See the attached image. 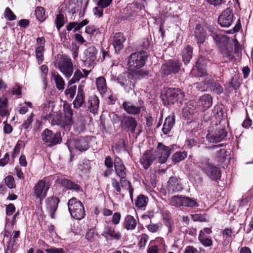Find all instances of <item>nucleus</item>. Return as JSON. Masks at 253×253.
Here are the masks:
<instances>
[{
	"mask_svg": "<svg viewBox=\"0 0 253 253\" xmlns=\"http://www.w3.org/2000/svg\"><path fill=\"white\" fill-rule=\"evenodd\" d=\"M9 156L8 153H6L3 158L0 159V166L4 167L8 163L9 161Z\"/></svg>",
	"mask_w": 253,
	"mask_h": 253,
	"instance_id": "nucleus-63",
	"label": "nucleus"
},
{
	"mask_svg": "<svg viewBox=\"0 0 253 253\" xmlns=\"http://www.w3.org/2000/svg\"><path fill=\"white\" fill-rule=\"evenodd\" d=\"M117 82L122 86L124 89L129 92L134 88V80L132 75L128 73H123L117 78Z\"/></svg>",
	"mask_w": 253,
	"mask_h": 253,
	"instance_id": "nucleus-7",
	"label": "nucleus"
},
{
	"mask_svg": "<svg viewBox=\"0 0 253 253\" xmlns=\"http://www.w3.org/2000/svg\"><path fill=\"white\" fill-rule=\"evenodd\" d=\"M5 182L9 188H13L15 187L14 179L12 176L8 175L5 178Z\"/></svg>",
	"mask_w": 253,
	"mask_h": 253,
	"instance_id": "nucleus-55",
	"label": "nucleus"
},
{
	"mask_svg": "<svg viewBox=\"0 0 253 253\" xmlns=\"http://www.w3.org/2000/svg\"><path fill=\"white\" fill-rule=\"evenodd\" d=\"M47 253H65L63 249L51 247L45 250Z\"/></svg>",
	"mask_w": 253,
	"mask_h": 253,
	"instance_id": "nucleus-59",
	"label": "nucleus"
},
{
	"mask_svg": "<svg viewBox=\"0 0 253 253\" xmlns=\"http://www.w3.org/2000/svg\"><path fill=\"white\" fill-rule=\"evenodd\" d=\"M115 172L120 178L126 176V168L123 161L118 157H115L114 162Z\"/></svg>",
	"mask_w": 253,
	"mask_h": 253,
	"instance_id": "nucleus-17",
	"label": "nucleus"
},
{
	"mask_svg": "<svg viewBox=\"0 0 253 253\" xmlns=\"http://www.w3.org/2000/svg\"><path fill=\"white\" fill-rule=\"evenodd\" d=\"M55 67L58 68L68 78L70 77L73 73V65L71 59L66 56L57 59L55 62Z\"/></svg>",
	"mask_w": 253,
	"mask_h": 253,
	"instance_id": "nucleus-2",
	"label": "nucleus"
},
{
	"mask_svg": "<svg viewBox=\"0 0 253 253\" xmlns=\"http://www.w3.org/2000/svg\"><path fill=\"white\" fill-rule=\"evenodd\" d=\"M99 101L95 95L89 96L87 102L89 111L94 115L97 114L98 111Z\"/></svg>",
	"mask_w": 253,
	"mask_h": 253,
	"instance_id": "nucleus-20",
	"label": "nucleus"
},
{
	"mask_svg": "<svg viewBox=\"0 0 253 253\" xmlns=\"http://www.w3.org/2000/svg\"><path fill=\"white\" fill-rule=\"evenodd\" d=\"M52 134V132L51 130L48 129H45L42 133V140L46 143H47L48 142H52L54 143L55 142L51 139Z\"/></svg>",
	"mask_w": 253,
	"mask_h": 253,
	"instance_id": "nucleus-44",
	"label": "nucleus"
},
{
	"mask_svg": "<svg viewBox=\"0 0 253 253\" xmlns=\"http://www.w3.org/2000/svg\"><path fill=\"white\" fill-rule=\"evenodd\" d=\"M181 65V63L177 60H169L162 66L161 70L163 76L166 77L172 74H175L178 73Z\"/></svg>",
	"mask_w": 253,
	"mask_h": 253,
	"instance_id": "nucleus-5",
	"label": "nucleus"
},
{
	"mask_svg": "<svg viewBox=\"0 0 253 253\" xmlns=\"http://www.w3.org/2000/svg\"><path fill=\"white\" fill-rule=\"evenodd\" d=\"M226 155V150L225 149H220L216 152V157L219 159L221 163H223L225 159Z\"/></svg>",
	"mask_w": 253,
	"mask_h": 253,
	"instance_id": "nucleus-53",
	"label": "nucleus"
},
{
	"mask_svg": "<svg viewBox=\"0 0 253 253\" xmlns=\"http://www.w3.org/2000/svg\"><path fill=\"white\" fill-rule=\"evenodd\" d=\"M227 134V131L224 128H220L216 130L213 133H209L207 134L206 138L210 142L217 143L224 139Z\"/></svg>",
	"mask_w": 253,
	"mask_h": 253,
	"instance_id": "nucleus-13",
	"label": "nucleus"
},
{
	"mask_svg": "<svg viewBox=\"0 0 253 253\" xmlns=\"http://www.w3.org/2000/svg\"><path fill=\"white\" fill-rule=\"evenodd\" d=\"M141 5L138 2H133L130 4H128L126 6L127 10H131V12L129 13L130 14L133 15L134 12H136V9H141Z\"/></svg>",
	"mask_w": 253,
	"mask_h": 253,
	"instance_id": "nucleus-47",
	"label": "nucleus"
},
{
	"mask_svg": "<svg viewBox=\"0 0 253 253\" xmlns=\"http://www.w3.org/2000/svg\"><path fill=\"white\" fill-rule=\"evenodd\" d=\"M101 235L106 238L116 241L119 240L122 237L120 231L115 230L114 227L108 225L104 226Z\"/></svg>",
	"mask_w": 253,
	"mask_h": 253,
	"instance_id": "nucleus-10",
	"label": "nucleus"
},
{
	"mask_svg": "<svg viewBox=\"0 0 253 253\" xmlns=\"http://www.w3.org/2000/svg\"><path fill=\"white\" fill-rule=\"evenodd\" d=\"M193 47L189 45H186L183 49L182 56L183 61L185 64H188L192 58Z\"/></svg>",
	"mask_w": 253,
	"mask_h": 253,
	"instance_id": "nucleus-26",
	"label": "nucleus"
},
{
	"mask_svg": "<svg viewBox=\"0 0 253 253\" xmlns=\"http://www.w3.org/2000/svg\"><path fill=\"white\" fill-rule=\"evenodd\" d=\"M147 57V53L145 51L135 52L132 53L129 57L128 64L132 70L142 67L145 63Z\"/></svg>",
	"mask_w": 253,
	"mask_h": 253,
	"instance_id": "nucleus-3",
	"label": "nucleus"
},
{
	"mask_svg": "<svg viewBox=\"0 0 253 253\" xmlns=\"http://www.w3.org/2000/svg\"><path fill=\"white\" fill-rule=\"evenodd\" d=\"M61 184L65 188L73 189L78 192L82 190V188L79 185L67 179L62 180Z\"/></svg>",
	"mask_w": 253,
	"mask_h": 253,
	"instance_id": "nucleus-31",
	"label": "nucleus"
},
{
	"mask_svg": "<svg viewBox=\"0 0 253 253\" xmlns=\"http://www.w3.org/2000/svg\"><path fill=\"white\" fill-rule=\"evenodd\" d=\"M148 201V199L147 197L143 195H140L137 198L135 205L139 208H142L146 206Z\"/></svg>",
	"mask_w": 253,
	"mask_h": 253,
	"instance_id": "nucleus-36",
	"label": "nucleus"
},
{
	"mask_svg": "<svg viewBox=\"0 0 253 253\" xmlns=\"http://www.w3.org/2000/svg\"><path fill=\"white\" fill-rule=\"evenodd\" d=\"M195 37L197 41V44L200 46L202 43H203L206 39V33L203 29H200V28L197 26L195 31Z\"/></svg>",
	"mask_w": 253,
	"mask_h": 253,
	"instance_id": "nucleus-27",
	"label": "nucleus"
},
{
	"mask_svg": "<svg viewBox=\"0 0 253 253\" xmlns=\"http://www.w3.org/2000/svg\"><path fill=\"white\" fill-rule=\"evenodd\" d=\"M90 73V71L83 69L82 71L80 70H77L74 74L73 78L69 81V84H73L78 82L80 79L87 77Z\"/></svg>",
	"mask_w": 253,
	"mask_h": 253,
	"instance_id": "nucleus-25",
	"label": "nucleus"
},
{
	"mask_svg": "<svg viewBox=\"0 0 253 253\" xmlns=\"http://www.w3.org/2000/svg\"><path fill=\"white\" fill-rule=\"evenodd\" d=\"M51 139H52V140H53V141H54L55 142L53 143L52 142H48L47 143L49 146L55 145L58 143H60L62 140L60 133L58 132L54 134L52 133Z\"/></svg>",
	"mask_w": 253,
	"mask_h": 253,
	"instance_id": "nucleus-48",
	"label": "nucleus"
},
{
	"mask_svg": "<svg viewBox=\"0 0 253 253\" xmlns=\"http://www.w3.org/2000/svg\"><path fill=\"white\" fill-rule=\"evenodd\" d=\"M64 22V17L63 14L59 13L57 14L55 20L56 28L58 30L63 26Z\"/></svg>",
	"mask_w": 253,
	"mask_h": 253,
	"instance_id": "nucleus-49",
	"label": "nucleus"
},
{
	"mask_svg": "<svg viewBox=\"0 0 253 253\" xmlns=\"http://www.w3.org/2000/svg\"><path fill=\"white\" fill-rule=\"evenodd\" d=\"M44 48L43 45H39L36 49V58L38 60V63L39 64H42L44 60Z\"/></svg>",
	"mask_w": 253,
	"mask_h": 253,
	"instance_id": "nucleus-37",
	"label": "nucleus"
},
{
	"mask_svg": "<svg viewBox=\"0 0 253 253\" xmlns=\"http://www.w3.org/2000/svg\"><path fill=\"white\" fill-rule=\"evenodd\" d=\"M206 80L208 82V88L213 91L217 94H221L223 92V88L217 83L212 81L211 79V76L207 75Z\"/></svg>",
	"mask_w": 253,
	"mask_h": 253,
	"instance_id": "nucleus-23",
	"label": "nucleus"
},
{
	"mask_svg": "<svg viewBox=\"0 0 253 253\" xmlns=\"http://www.w3.org/2000/svg\"><path fill=\"white\" fill-rule=\"evenodd\" d=\"M90 167L89 165V162L87 160L84 161L79 166V169L82 171L83 173H86L89 169Z\"/></svg>",
	"mask_w": 253,
	"mask_h": 253,
	"instance_id": "nucleus-50",
	"label": "nucleus"
},
{
	"mask_svg": "<svg viewBox=\"0 0 253 253\" xmlns=\"http://www.w3.org/2000/svg\"><path fill=\"white\" fill-rule=\"evenodd\" d=\"M203 61L202 58H199L196 64V68L198 71L197 75L202 78V81L203 78H206V76L208 75L206 73V66L203 63Z\"/></svg>",
	"mask_w": 253,
	"mask_h": 253,
	"instance_id": "nucleus-28",
	"label": "nucleus"
},
{
	"mask_svg": "<svg viewBox=\"0 0 253 253\" xmlns=\"http://www.w3.org/2000/svg\"><path fill=\"white\" fill-rule=\"evenodd\" d=\"M232 232L231 228H226L222 231V234L223 237H225L226 238H227L231 237Z\"/></svg>",
	"mask_w": 253,
	"mask_h": 253,
	"instance_id": "nucleus-64",
	"label": "nucleus"
},
{
	"mask_svg": "<svg viewBox=\"0 0 253 253\" xmlns=\"http://www.w3.org/2000/svg\"><path fill=\"white\" fill-rule=\"evenodd\" d=\"M52 79L56 84L57 89L63 90L64 88L65 83L61 76L58 74L54 73L52 75Z\"/></svg>",
	"mask_w": 253,
	"mask_h": 253,
	"instance_id": "nucleus-35",
	"label": "nucleus"
},
{
	"mask_svg": "<svg viewBox=\"0 0 253 253\" xmlns=\"http://www.w3.org/2000/svg\"><path fill=\"white\" fill-rule=\"evenodd\" d=\"M49 187V185L46 183V179L40 180L33 187L32 196L36 199H39L42 202L46 197Z\"/></svg>",
	"mask_w": 253,
	"mask_h": 253,
	"instance_id": "nucleus-4",
	"label": "nucleus"
},
{
	"mask_svg": "<svg viewBox=\"0 0 253 253\" xmlns=\"http://www.w3.org/2000/svg\"><path fill=\"white\" fill-rule=\"evenodd\" d=\"M91 137L86 136L78 140H74L70 142V145L74 146L75 148L81 152L87 150L89 148V142Z\"/></svg>",
	"mask_w": 253,
	"mask_h": 253,
	"instance_id": "nucleus-12",
	"label": "nucleus"
},
{
	"mask_svg": "<svg viewBox=\"0 0 253 253\" xmlns=\"http://www.w3.org/2000/svg\"><path fill=\"white\" fill-rule=\"evenodd\" d=\"M61 184L65 188L73 189L78 192L82 190V188L79 185L67 179L62 180Z\"/></svg>",
	"mask_w": 253,
	"mask_h": 253,
	"instance_id": "nucleus-32",
	"label": "nucleus"
},
{
	"mask_svg": "<svg viewBox=\"0 0 253 253\" xmlns=\"http://www.w3.org/2000/svg\"><path fill=\"white\" fill-rule=\"evenodd\" d=\"M222 53L223 56L227 57L229 60H232L234 58L232 50L230 49L225 48L223 50Z\"/></svg>",
	"mask_w": 253,
	"mask_h": 253,
	"instance_id": "nucleus-57",
	"label": "nucleus"
},
{
	"mask_svg": "<svg viewBox=\"0 0 253 253\" xmlns=\"http://www.w3.org/2000/svg\"><path fill=\"white\" fill-rule=\"evenodd\" d=\"M183 199L184 197L182 196H173L170 199V204L176 207L183 206Z\"/></svg>",
	"mask_w": 253,
	"mask_h": 253,
	"instance_id": "nucleus-39",
	"label": "nucleus"
},
{
	"mask_svg": "<svg viewBox=\"0 0 253 253\" xmlns=\"http://www.w3.org/2000/svg\"><path fill=\"white\" fill-rule=\"evenodd\" d=\"M143 104V101H141L139 105L137 106L132 104L130 102L125 101L123 104V107L124 110L128 114L136 115L145 110V108Z\"/></svg>",
	"mask_w": 253,
	"mask_h": 253,
	"instance_id": "nucleus-9",
	"label": "nucleus"
},
{
	"mask_svg": "<svg viewBox=\"0 0 253 253\" xmlns=\"http://www.w3.org/2000/svg\"><path fill=\"white\" fill-rule=\"evenodd\" d=\"M201 82L196 83V88L200 91H204L208 88V82L205 80V78H203V81L201 79Z\"/></svg>",
	"mask_w": 253,
	"mask_h": 253,
	"instance_id": "nucleus-46",
	"label": "nucleus"
},
{
	"mask_svg": "<svg viewBox=\"0 0 253 253\" xmlns=\"http://www.w3.org/2000/svg\"><path fill=\"white\" fill-rule=\"evenodd\" d=\"M198 239L202 244L206 247H210L212 245V242L211 239L206 237L204 236L203 232L199 233Z\"/></svg>",
	"mask_w": 253,
	"mask_h": 253,
	"instance_id": "nucleus-42",
	"label": "nucleus"
},
{
	"mask_svg": "<svg viewBox=\"0 0 253 253\" xmlns=\"http://www.w3.org/2000/svg\"><path fill=\"white\" fill-rule=\"evenodd\" d=\"M122 122L126 126H136L137 125L135 119L130 116L125 117Z\"/></svg>",
	"mask_w": 253,
	"mask_h": 253,
	"instance_id": "nucleus-38",
	"label": "nucleus"
},
{
	"mask_svg": "<svg viewBox=\"0 0 253 253\" xmlns=\"http://www.w3.org/2000/svg\"><path fill=\"white\" fill-rule=\"evenodd\" d=\"M202 167L207 175L211 179L214 180L220 178L221 171L220 169L209 162L206 161L203 163Z\"/></svg>",
	"mask_w": 253,
	"mask_h": 253,
	"instance_id": "nucleus-6",
	"label": "nucleus"
},
{
	"mask_svg": "<svg viewBox=\"0 0 253 253\" xmlns=\"http://www.w3.org/2000/svg\"><path fill=\"white\" fill-rule=\"evenodd\" d=\"M113 0H99L98 1V6L101 8H106L110 5Z\"/></svg>",
	"mask_w": 253,
	"mask_h": 253,
	"instance_id": "nucleus-60",
	"label": "nucleus"
},
{
	"mask_svg": "<svg viewBox=\"0 0 253 253\" xmlns=\"http://www.w3.org/2000/svg\"><path fill=\"white\" fill-rule=\"evenodd\" d=\"M137 224V222L133 216L130 215L126 216L124 222V225L127 230L134 229Z\"/></svg>",
	"mask_w": 253,
	"mask_h": 253,
	"instance_id": "nucleus-30",
	"label": "nucleus"
},
{
	"mask_svg": "<svg viewBox=\"0 0 253 253\" xmlns=\"http://www.w3.org/2000/svg\"><path fill=\"white\" fill-rule=\"evenodd\" d=\"M35 15L37 19L41 22L43 21L46 18L44 9L42 7H37L36 8Z\"/></svg>",
	"mask_w": 253,
	"mask_h": 253,
	"instance_id": "nucleus-40",
	"label": "nucleus"
},
{
	"mask_svg": "<svg viewBox=\"0 0 253 253\" xmlns=\"http://www.w3.org/2000/svg\"><path fill=\"white\" fill-rule=\"evenodd\" d=\"M234 14L232 9L227 8L219 16L218 22L222 27L228 28L233 22Z\"/></svg>",
	"mask_w": 253,
	"mask_h": 253,
	"instance_id": "nucleus-8",
	"label": "nucleus"
},
{
	"mask_svg": "<svg viewBox=\"0 0 253 253\" xmlns=\"http://www.w3.org/2000/svg\"><path fill=\"white\" fill-rule=\"evenodd\" d=\"M104 164L108 169H112L113 168V162L112 158L110 156H107L105 158Z\"/></svg>",
	"mask_w": 253,
	"mask_h": 253,
	"instance_id": "nucleus-62",
	"label": "nucleus"
},
{
	"mask_svg": "<svg viewBox=\"0 0 253 253\" xmlns=\"http://www.w3.org/2000/svg\"><path fill=\"white\" fill-rule=\"evenodd\" d=\"M157 156L152 151H146L140 159V163L145 169H148L156 160Z\"/></svg>",
	"mask_w": 253,
	"mask_h": 253,
	"instance_id": "nucleus-11",
	"label": "nucleus"
},
{
	"mask_svg": "<svg viewBox=\"0 0 253 253\" xmlns=\"http://www.w3.org/2000/svg\"><path fill=\"white\" fill-rule=\"evenodd\" d=\"M198 206V204L197 202L193 198L184 197V199L183 200V206L194 208L197 207Z\"/></svg>",
	"mask_w": 253,
	"mask_h": 253,
	"instance_id": "nucleus-41",
	"label": "nucleus"
},
{
	"mask_svg": "<svg viewBox=\"0 0 253 253\" xmlns=\"http://www.w3.org/2000/svg\"><path fill=\"white\" fill-rule=\"evenodd\" d=\"M63 109L65 113V118H67V121L71 122L73 115V111L71 106L68 104L64 105Z\"/></svg>",
	"mask_w": 253,
	"mask_h": 253,
	"instance_id": "nucleus-45",
	"label": "nucleus"
},
{
	"mask_svg": "<svg viewBox=\"0 0 253 253\" xmlns=\"http://www.w3.org/2000/svg\"><path fill=\"white\" fill-rule=\"evenodd\" d=\"M77 87L75 85L69 84H68L67 87L65 90V95L68 100H72L76 93Z\"/></svg>",
	"mask_w": 253,
	"mask_h": 253,
	"instance_id": "nucleus-33",
	"label": "nucleus"
},
{
	"mask_svg": "<svg viewBox=\"0 0 253 253\" xmlns=\"http://www.w3.org/2000/svg\"><path fill=\"white\" fill-rule=\"evenodd\" d=\"M112 185L116 189L117 192L120 193L121 191V184L116 179H112Z\"/></svg>",
	"mask_w": 253,
	"mask_h": 253,
	"instance_id": "nucleus-61",
	"label": "nucleus"
},
{
	"mask_svg": "<svg viewBox=\"0 0 253 253\" xmlns=\"http://www.w3.org/2000/svg\"><path fill=\"white\" fill-rule=\"evenodd\" d=\"M199 100L205 110L210 108L212 104V98L209 94H205L200 97Z\"/></svg>",
	"mask_w": 253,
	"mask_h": 253,
	"instance_id": "nucleus-29",
	"label": "nucleus"
},
{
	"mask_svg": "<svg viewBox=\"0 0 253 253\" xmlns=\"http://www.w3.org/2000/svg\"><path fill=\"white\" fill-rule=\"evenodd\" d=\"M148 240V237L146 234L142 235L139 239L138 245L140 248H144Z\"/></svg>",
	"mask_w": 253,
	"mask_h": 253,
	"instance_id": "nucleus-56",
	"label": "nucleus"
},
{
	"mask_svg": "<svg viewBox=\"0 0 253 253\" xmlns=\"http://www.w3.org/2000/svg\"><path fill=\"white\" fill-rule=\"evenodd\" d=\"M174 124V116L173 115H171L166 118L163 126H173Z\"/></svg>",
	"mask_w": 253,
	"mask_h": 253,
	"instance_id": "nucleus-51",
	"label": "nucleus"
},
{
	"mask_svg": "<svg viewBox=\"0 0 253 253\" xmlns=\"http://www.w3.org/2000/svg\"><path fill=\"white\" fill-rule=\"evenodd\" d=\"M4 14L5 17H6L9 21L14 20L16 18L15 15L8 7L5 8Z\"/></svg>",
	"mask_w": 253,
	"mask_h": 253,
	"instance_id": "nucleus-52",
	"label": "nucleus"
},
{
	"mask_svg": "<svg viewBox=\"0 0 253 253\" xmlns=\"http://www.w3.org/2000/svg\"><path fill=\"white\" fill-rule=\"evenodd\" d=\"M168 188L172 191H179L182 189L180 180L176 177H170L168 181Z\"/></svg>",
	"mask_w": 253,
	"mask_h": 253,
	"instance_id": "nucleus-24",
	"label": "nucleus"
},
{
	"mask_svg": "<svg viewBox=\"0 0 253 253\" xmlns=\"http://www.w3.org/2000/svg\"><path fill=\"white\" fill-rule=\"evenodd\" d=\"M88 23V21L86 20H84L80 23L75 22L74 24V31H77L79 30L82 27L86 25Z\"/></svg>",
	"mask_w": 253,
	"mask_h": 253,
	"instance_id": "nucleus-58",
	"label": "nucleus"
},
{
	"mask_svg": "<svg viewBox=\"0 0 253 253\" xmlns=\"http://www.w3.org/2000/svg\"><path fill=\"white\" fill-rule=\"evenodd\" d=\"M187 157L185 152H177L172 155V161L175 164L183 160Z\"/></svg>",
	"mask_w": 253,
	"mask_h": 253,
	"instance_id": "nucleus-43",
	"label": "nucleus"
},
{
	"mask_svg": "<svg viewBox=\"0 0 253 253\" xmlns=\"http://www.w3.org/2000/svg\"><path fill=\"white\" fill-rule=\"evenodd\" d=\"M97 50L93 46H90L85 50V60L84 62L86 64H91L96 59Z\"/></svg>",
	"mask_w": 253,
	"mask_h": 253,
	"instance_id": "nucleus-22",
	"label": "nucleus"
},
{
	"mask_svg": "<svg viewBox=\"0 0 253 253\" xmlns=\"http://www.w3.org/2000/svg\"><path fill=\"white\" fill-rule=\"evenodd\" d=\"M171 148L165 146L162 143H159L157 146V150L160 155L159 161L160 163H165L171 153V150L173 149L174 146L172 145Z\"/></svg>",
	"mask_w": 253,
	"mask_h": 253,
	"instance_id": "nucleus-14",
	"label": "nucleus"
},
{
	"mask_svg": "<svg viewBox=\"0 0 253 253\" xmlns=\"http://www.w3.org/2000/svg\"><path fill=\"white\" fill-rule=\"evenodd\" d=\"M61 122H62V116L60 114H57L55 116H54L52 118L51 120V125L52 126H61Z\"/></svg>",
	"mask_w": 253,
	"mask_h": 253,
	"instance_id": "nucleus-54",
	"label": "nucleus"
},
{
	"mask_svg": "<svg viewBox=\"0 0 253 253\" xmlns=\"http://www.w3.org/2000/svg\"><path fill=\"white\" fill-rule=\"evenodd\" d=\"M97 88L100 94H104L107 91L106 81L103 77H98L96 80Z\"/></svg>",
	"mask_w": 253,
	"mask_h": 253,
	"instance_id": "nucleus-34",
	"label": "nucleus"
},
{
	"mask_svg": "<svg viewBox=\"0 0 253 253\" xmlns=\"http://www.w3.org/2000/svg\"><path fill=\"white\" fill-rule=\"evenodd\" d=\"M179 95H182L181 91L178 88H169L165 94V97L169 103L173 104L178 100Z\"/></svg>",
	"mask_w": 253,
	"mask_h": 253,
	"instance_id": "nucleus-16",
	"label": "nucleus"
},
{
	"mask_svg": "<svg viewBox=\"0 0 253 253\" xmlns=\"http://www.w3.org/2000/svg\"><path fill=\"white\" fill-rule=\"evenodd\" d=\"M84 85H80L78 86L77 94L74 99L73 105L75 108L78 109L82 106L85 102V96L84 92Z\"/></svg>",
	"mask_w": 253,
	"mask_h": 253,
	"instance_id": "nucleus-18",
	"label": "nucleus"
},
{
	"mask_svg": "<svg viewBox=\"0 0 253 253\" xmlns=\"http://www.w3.org/2000/svg\"><path fill=\"white\" fill-rule=\"evenodd\" d=\"M126 41L124 35L120 33H116L113 38V45L116 52H119L124 47V42Z\"/></svg>",
	"mask_w": 253,
	"mask_h": 253,
	"instance_id": "nucleus-21",
	"label": "nucleus"
},
{
	"mask_svg": "<svg viewBox=\"0 0 253 253\" xmlns=\"http://www.w3.org/2000/svg\"><path fill=\"white\" fill-rule=\"evenodd\" d=\"M69 211L71 216L77 219L81 220L85 215L84 207L83 204L76 198H72L68 202Z\"/></svg>",
	"mask_w": 253,
	"mask_h": 253,
	"instance_id": "nucleus-1",
	"label": "nucleus"
},
{
	"mask_svg": "<svg viewBox=\"0 0 253 253\" xmlns=\"http://www.w3.org/2000/svg\"><path fill=\"white\" fill-rule=\"evenodd\" d=\"M59 201L58 198L54 196L49 197L45 200L46 208L52 218H54Z\"/></svg>",
	"mask_w": 253,
	"mask_h": 253,
	"instance_id": "nucleus-15",
	"label": "nucleus"
},
{
	"mask_svg": "<svg viewBox=\"0 0 253 253\" xmlns=\"http://www.w3.org/2000/svg\"><path fill=\"white\" fill-rule=\"evenodd\" d=\"M198 112L196 102L194 101L188 102L183 109V116L185 118H190Z\"/></svg>",
	"mask_w": 253,
	"mask_h": 253,
	"instance_id": "nucleus-19",
	"label": "nucleus"
}]
</instances>
